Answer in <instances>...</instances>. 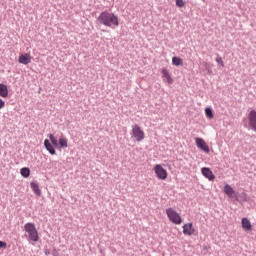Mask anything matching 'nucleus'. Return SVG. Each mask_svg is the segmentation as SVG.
<instances>
[{"label":"nucleus","instance_id":"f3484780","mask_svg":"<svg viewBox=\"0 0 256 256\" xmlns=\"http://www.w3.org/2000/svg\"><path fill=\"white\" fill-rule=\"evenodd\" d=\"M172 64L175 66V67H181L183 66V59H181L180 57H173L172 58Z\"/></svg>","mask_w":256,"mask_h":256},{"label":"nucleus","instance_id":"9d476101","mask_svg":"<svg viewBox=\"0 0 256 256\" xmlns=\"http://www.w3.org/2000/svg\"><path fill=\"white\" fill-rule=\"evenodd\" d=\"M183 233L185 235H188L189 237H191V235H193L195 233V228L193 227V223L184 224Z\"/></svg>","mask_w":256,"mask_h":256},{"label":"nucleus","instance_id":"5701e85b","mask_svg":"<svg viewBox=\"0 0 256 256\" xmlns=\"http://www.w3.org/2000/svg\"><path fill=\"white\" fill-rule=\"evenodd\" d=\"M0 249H7V243L0 241Z\"/></svg>","mask_w":256,"mask_h":256},{"label":"nucleus","instance_id":"f03ea898","mask_svg":"<svg viewBox=\"0 0 256 256\" xmlns=\"http://www.w3.org/2000/svg\"><path fill=\"white\" fill-rule=\"evenodd\" d=\"M98 21L101 25H105V27H119V18L115 14L107 11L99 15Z\"/></svg>","mask_w":256,"mask_h":256},{"label":"nucleus","instance_id":"f8f14e48","mask_svg":"<svg viewBox=\"0 0 256 256\" xmlns=\"http://www.w3.org/2000/svg\"><path fill=\"white\" fill-rule=\"evenodd\" d=\"M224 193L230 198L233 199V197H237V194L235 193V190L233 189V187H231V185L226 184L224 186Z\"/></svg>","mask_w":256,"mask_h":256},{"label":"nucleus","instance_id":"39448f33","mask_svg":"<svg viewBox=\"0 0 256 256\" xmlns=\"http://www.w3.org/2000/svg\"><path fill=\"white\" fill-rule=\"evenodd\" d=\"M132 137L135 138V141L141 143L145 139V131L142 130L139 124H135L132 126Z\"/></svg>","mask_w":256,"mask_h":256},{"label":"nucleus","instance_id":"6ab92c4d","mask_svg":"<svg viewBox=\"0 0 256 256\" xmlns=\"http://www.w3.org/2000/svg\"><path fill=\"white\" fill-rule=\"evenodd\" d=\"M205 114L208 119H213V110H211V108H206Z\"/></svg>","mask_w":256,"mask_h":256},{"label":"nucleus","instance_id":"f257e3e1","mask_svg":"<svg viewBox=\"0 0 256 256\" xmlns=\"http://www.w3.org/2000/svg\"><path fill=\"white\" fill-rule=\"evenodd\" d=\"M49 139L44 140V147L50 155H56L55 147L56 149H67L69 147L68 140L65 137H60L57 141L53 134H49Z\"/></svg>","mask_w":256,"mask_h":256},{"label":"nucleus","instance_id":"a211bd4d","mask_svg":"<svg viewBox=\"0 0 256 256\" xmlns=\"http://www.w3.org/2000/svg\"><path fill=\"white\" fill-rule=\"evenodd\" d=\"M20 173H21L22 177L27 179V177H29V175H31V170L27 167H24L20 170Z\"/></svg>","mask_w":256,"mask_h":256},{"label":"nucleus","instance_id":"aec40b11","mask_svg":"<svg viewBox=\"0 0 256 256\" xmlns=\"http://www.w3.org/2000/svg\"><path fill=\"white\" fill-rule=\"evenodd\" d=\"M204 67H205V69H206V71L208 72L209 75H211V73H213V70L211 68V65H209V63L205 62Z\"/></svg>","mask_w":256,"mask_h":256},{"label":"nucleus","instance_id":"6e6552de","mask_svg":"<svg viewBox=\"0 0 256 256\" xmlns=\"http://www.w3.org/2000/svg\"><path fill=\"white\" fill-rule=\"evenodd\" d=\"M195 141L198 149H201V151H204V153H209V145H207V142H205L203 138H196Z\"/></svg>","mask_w":256,"mask_h":256},{"label":"nucleus","instance_id":"dca6fc26","mask_svg":"<svg viewBox=\"0 0 256 256\" xmlns=\"http://www.w3.org/2000/svg\"><path fill=\"white\" fill-rule=\"evenodd\" d=\"M30 187L32 191L35 193V195H37V197H41V189H39V184L31 182Z\"/></svg>","mask_w":256,"mask_h":256},{"label":"nucleus","instance_id":"9b49d317","mask_svg":"<svg viewBox=\"0 0 256 256\" xmlns=\"http://www.w3.org/2000/svg\"><path fill=\"white\" fill-rule=\"evenodd\" d=\"M201 172L202 175L206 177V179H209V181H215V174H213V171H211V169L204 167L201 169Z\"/></svg>","mask_w":256,"mask_h":256},{"label":"nucleus","instance_id":"4468645a","mask_svg":"<svg viewBox=\"0 0 256 256\" xmlns=\"http://www.w3.org/2000/svg\"><path fill=\"white\" fill-rule=\"evenodd\" d=\"M162 77L166 79L168 85H173V79L171 77V74L169 73V70L167 68L162 69Z\"/></svg>","mask_w":256,"mask_h":256},{"label":"nucleus","instance_id":"20e7f679","mask_svg":"<svg viewBox=\"0 0 256 256\" xmlns=\"http://www.w3.org/2000/svg\"><path fill=\"white\" fill-rule=\"evenodd\" d=\"M166 215L171 223L174 225H181L183 223V219H181V215L178 214L177 211L173 208L166 209Z\"/></svg>","mask_w":256,"mask_h":256},{"label":"nucleus","instance_id":"393cba45","mask_svg":"<svg viewBox=\"0 0 256 256\" xmlns=\"http://www.w3.org/2000/svg\"><path fill=\"white\" fill-rule=\"evenodd\" d=\"M176 1H181V0H176Z\"/></svg>","mask_w":256,"mask_h":256},{"label":"nucleus","instance_id":"b1692460","mask_svg":"<svg viewBox=\"0 0 256 256\" xmlns=\"http://www.w3.org/2000/svg\"><path fill=\"white\" fill-rule=\"evenodd\" d=\"M5 107V101L3 99H0V109H3Z\"/></svg>","mask_w":256,"mask_h":256},{"label":"nucleus","instance_id":"4be33fe9","mask_svg":"<svg viewBox=\"0 0 256 256\" xmlns=\"http://www.w3.org/2000/svg\"><path fill=\"white\" fill-rule=\"evenodd\" d=\"M176 6L181 9L182 7H185V2L184 1H176Z\"/></svg>","mask_w":256,"mask_h":256},{"label":"nucleus","instance_id":"2eb2a0df","mask_svg":"<svg viewBox=\"0 0 256 256\" xmlns=\"http://www.w3.org/2000/svg\"><path fill=\"white\" fill-rule=\"evenodd\" d=\"M0 97H3L4 99L9 97V89L5 84H0Z\"/></svg>","mask_w":256,"mask_h":256},{"label":"nucleus","instance_id":"7ed1b4c3","mask_svg":"<svg viewBox=\"0 0 256 256\" xmlns=\"http://www.w3.org/2000/svg\"><path fill=\"white\" fill-rule=\"evenodd\" d=\"M24 230L28 234V238L30 239V241H34V243H37V241H39V232H37L34 223H26L24 225Z\"/></svg>","mask_w":256,"mask_h":256},{"label":"nucleus","instance_id":"1a4fd4ad","mask_svg":"<svg viewBox=\"0 0 256 256\" xmlns=\"http://www.w3.org/2000/svg\"><path fill=\"white\" fill-rule=\"evenodd\" d=\"M18 62L21 65H29V63H31V54H29V53L21 54L19 56Z\"/></svg>","mask_w":256,"mask_h":256},{"label":"nucleus","instance_id":"0eeeda50","mask_svg":"<svg viewBox=\"0 0 256 256\" xmlns=\"http://www.w3.org/2000/svg\"><path fill=\"white\" fill-rule=\"evenodd\" d=\"M247 119L249 127L252 129V131H256V111L250 110Z\"/></svg>","mask_w":256,"mask_h":256},{"label":"nucleus","instance_id":"412c9836","mask_svg":"<svg viewBox=\"0 0 256 256\" xmlns=\"http://www.w3.org/2000/svg\"><path fill=\"white\" fill-rule=\"evenodd\" d=\"M216 62H218L221 65V67H225V63L223 62V58H221V56H218L216 58Z\"/></svg>","mask_w":256,"mask_h":256},{"label":"nucleus","instance_id":"423d86ee","mask_svg":"<svg viewBox=\"0 0 256 256\" xmlns=\"http://www.w3.org/2000/svg\"><path fill=\"white\" fill-rule=\"evenodd\" d=\"M154 173L158 179H161V181H165V179H167V170H165V168L160 164H156L154 166Z\"/></svg>","mask_w":256,"mask_h":256},{"label":"nucleus","instance_id":"ddd939ff","mask_svg":"<svg viewBox=\"0 0 256 256\" xmlns=\"http://www.w3.org/2000/svg\"><path fill=\"white\" fill-rule=\"evenodd\" d=\"M242 229L246 232H249L253 229V225H251V221L248 218H242L241 220Z\"/></svg>","mask_w":256,"mask_h":256}]
</instances>
